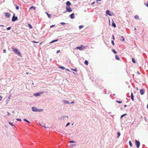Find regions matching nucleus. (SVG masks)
I'll use <instances>...</instances> for the list:
<instances>
[{
    "label": "nucleus",
    "instance_id": "7c9ffc66",
    "mask_svg": "<svg viewBox=\"0 0 148 148\" xmlns=\"http://www.w3.org/2000/svg\"><path fill=\"white\" fill-rule=\"evenodd\" d=\"M28 26H29V28L31 29H32V26L31 25V24H28Z\"/></svg>",
    "mask_w": 148,
    "mask_h": 148
},
{
    "label": "nucleus",
    "instance_id": "a18cd8bd",
    "mask_svg": "<svg viewBox=\"0 0 148 148\" xmlns=\"http://www.w3.org/2000/svg\"><path fill=\"white\" fill-rule=\"evenodd\" d=\"M13 4H14V6H16V4L15 3H14V0H13Z\"/></svg>",
    "mask_w": 148,
    "mask_h": 148
},
{
    "label": "nucleus",
    "instance_id": "f03ea898",
    "mask_svg": "<svg viewBox=\"0 0 148 148\" xmlns=\"http://www.w3.org/2000/svg\"><path fill=\"white\" fill-rule=\"evenodd\" d=\"M86 49V47L83 45H81L80 46L77 47L75 48V49H79L80 51H82Z\"/></svg>",
    "mask_w": 148,
    "mask_h": 148
},
{
    "label": "nucleus",
    "instance_id": "f3484780",
    "mask_svg": "<svg viewBox=\"0 0 148 148\" xmlns=\"http://www.w3.org/2000/svg\"><path fill=\"white\" fill-rule=\"evenodd\" d=\"M58 40V39H56V40H52V41H51V42H50V43L51 44V43H52L54 42H57Z\"/></svg>",
    "mask_w": 148,
    "mask_h": 148
},
{
    "label": "nucleus",
    "instance_id": "c03bdc74",
    "mask_svg": "<svg viewBox=\"0 0 148 148\" xmlns=\"http://www.w3.org/2000/svg\"><path fill=\"white\" fill-rule=\"evenodd\" d=\"M112 38L114 40H115V38H114V36L113 35H112Z\"/></svg>",
    "mask_w": 148,
    "mask_h": 148
},
{
    "label": "nucleus",
    "instance_id": "0eeeda50",
    "mask_svg": "<svg viewBox=\"0 0 148 148\" xmlns=\"http://www.w3.org/2000/svg\"><path fill=\"white\" fill-rule=\"evenodd\" d=\"M43 93V92H40L37 93H35L34 94V95L36 97H37L40 96L41 94Z\"/></svg>",
    "mask_w": 148,
    "mask_h": 148
},
{
    "label": "nucleus",
    "instance_id": "9b49d317",
    "mask_svg": "<svg viewBox=\"0 0 148 148\" xmlns=\"http://www.w3.org/2000/svg\"><path fill=\"white\" fill-rule=\"evenodd\" d=\"M4 14H5V16L7 17L8 18H10V17L11 14L10 13L8 12H5L4 13Z\"/></svg>",
    "mask_w": 148,
    "mask_h": 148
},
{
    "label": "nucleus",
    "instance_id": "09e8293b",
    "mask_svg": "<svg viewBox=\"0 0 148 148\" xmlns=\"http://www.w3.org/2000/svg\"><path fill=\"white\" fill-rule=\"evenodd\" d=\"M55 26V25H51V26H50V27H51V28L52 27H54Z\"/></svg>",
    "mask_w": 148,
    "mask_h": 148
},
{
    "label": "nucleus",
    "instance_id": "a211bd4d",
    "mask_svg": "<svg viewBox=\"0 0 148 148\" xmlns=\"http://www.w3.org/2000/svg\"><path fill=\"white\" fill-rule=\"evenodd\" d=\"M112 26L114 27H115L116 26V24L113 21L112 23Z\"/></svg>",
    "mask_w": 148,
    "mask_h": 148
},
{
    "label": "nucleus",
    "instance_id": "bb28decb",
    "mask_svg": "<svg viewBox=\"0 0 148 148\" xmlns=\"http://www.w3.org/2000/svg\"><path fill=\"white\" fill-rule=\"evenodd\" d=\"M84 63L86 65H88V61L87 60H85L84 61Z\"/></svg>",
    "mask_w": 148,
    "mask_h": 148
},
{
    "label": "nucleus",
    "instance_id": "2eb2a0df",
    "mask_svg": "<svg viewBox=\"0 0 148 148\" xmlns=\"http://www.w3.org/2000/svg\"><path fill=\"white\" fill-rule=\"evenodd\" d=\"M120 40L123 41H125V39L124 38V37L123 36H120Z\"/></svg>",
    "mask_w": 148,
    "mask_h": 148
},
{
    "label": "nucleus",
    "instance_id": "b1692460",
    "mask_svg": "<svg viewBox=\"0 0 148 148\" xmlns=\"http://www.w3.org/2000/svg\"><path fill=\"white\" fill-rule=\"evenodd\" d=\"M23 120L26 122L27 123H30V122L27 120V119H23Z\"/></svg>",
    "mask_w": 148,
    "mask_h": 148
},
{
    "label": "nucleus",
    "instance_id": "5fc2aeb1",
    "mask_svg": "<svg viewBox=\"0 0 148 148\" xmlns=\"http://www.w3.org/2000/svg\"><path fill=\"white\" fill-rule=\"evenodd\" d=\"M60 50H58V51H57L56 53H59V52H60Z\"/></svg>",
    "mask_w": 148,
    "mask_h": 148
},
{
    "label": "nucleus",
    "instance_id": "a19ab883",
    "mask_svg": "<svg viewBox=\"0 0 148 148\" xmlns=\"http://www.w3.org/2000/svg\"><path fill=\"white\" fill-rule=\"evenodd\" d=\"M60 23L62 25H65L66 24V23L64 22H61Z\"/></svg>",
    "mask_w": 148,
    "mask_h": 148
},
{
    "label": "nucleus",
    "instance_id": "f704fd0d",
    "mask_svg": "<svg viewBox=\"0 0 148 148\" xmlns=\"http://www.w3.org/2000/svg\"><path fill=\"white\" fill-rule=\"evenodd\" d=\"M69 143H75V142H74V140H72L70 141L69 142Z\"/></svg>",
    "mask_w": 148,
    "mask_h": 148
},
{
    "label": "nucleus",
    "instance_id": "bf43d9fd",
    "mask_svg": "<svg viewBox=\"0 0 148 148\" xmlns=\"http://www.w3.org/2000/svg\"><path fill=\"white\" fill-rule=\"evenodd\" d=\"M66 70L67 71H70L68 69H66Z\"/></svg>",
    "mask_w": 148,
    "mask_h": 148
},
{
    "label": "nucleus",
    "instance_id": "39448f33",
    "mask_svg": "<svg viewBox=\"0 0 148 148\" xmlns=\"http://www.w3.org/2000/svg\"><path fill=\"white\" fill-rule=\"evenodd\" d=\"M18 19V17L17 16H15V14L14 13L13 14V16H12V21L13 22H14L17 20Z\"/></svg>",
    "mask_w": 148,
    "mask_h": 148
},
{
    "label": "nucleus",
    "instance_id": "ddd939ff",
    "mask_svg": "<svg viewBox=\"0 0 148 148\" xmlns=\"http://www.w3.org/2000/svg\"><path fill=\"white\" fill-rule=\"evenodd\" d=\"M71 4V2L68 1H67L66 3V7H70V5Z\"/></svg>",
    "mask_w": 148,
    "mask_h": 148
},
{
    "label": "nucleus",
    "instance_id": "20e7f679",
    "mask_svg": "<svg viewBox=\"0 0 148 148\" xmlns=\"http://www.w3.org/2000/svg\"><path fill=\"white\" fill-rule=\"evenodd\" d=\"M106 14L110 16H112L114 15V14L113 12H111L110 10H107L106 11Z\"/></svg>",
    "mask_w": 148,
    "mask_h": 148
},
{
    "label": "nucleus",
    "instance_id": "13d9d810",
    "mask_svg": "<svg viewBox=\"0 0 148 148\" xmlns=\"http://www.w3.org/2000/svg\"><path fill=\"white\" fill-rule=\"evenodd\" d=\"M101 0H96V1L97 3H98V1H101Z\"/></svg>",
    "mask_w": 148,
    "mask_h": 148
},
{
    "label": "nucleus",
    "instance_id": "412c9836",
    "mask_svg": "<svg viewBox=\"0 0 148 148\" xmlns=\"http://www.w3.org/2000/svg\"><path fill=\"white\" fill-rule=\"evenodd\" d=\"M115 58H116V59L117 60H119L120 59L119 58L118 56L117 55H116L115 56Z\"/></svg>",
    "mask_w": 148,
    "mask_h": 148
},
{
    "label": "nucleus",
    "instance_id": "4c0bfd02",
    "mask_svg": "<svg viewBox=\"0 0 148 148\" xmlns=\"http://www.w3.org/2000/svg\"><path fill=\"white\" fill-rule=\"evenodd\" d=\"M32 42L33 43H38V42H37L35 41H32Z\"/></svg>",
    "mask_w": 148,
    "mask_h": 148
},
{
    "label": "nucleus",
    "instance_id": "f8f14e48",
    "mask_svg": "<svg viewBox=\"0 0 148 148\" xmlns=\"http://www.w3.org/2000/svg\"><path fill=\"white\" fill-rule=\"evenodd\" d=\"M70 17L71 19H74L75 18V14L74 13H73L71 14L70 15Z\"/></svg>",
    "mask_w": 148,
    "mask_h": 148
},
{
    "label": "nucleus",
    "instance_id": "1a4fd4ad",
    "mask_svg": "<svg viewBox=\"0 0 148 148\" xmlns=\"http://www.w3.org/2000/svg\"><path fill=\"white\" fill-rule=\"evenodd\" d=\"M66 117L68 118L69 117L68 116H62L61 117L59 118V119L60 120H63L64 119H65Z\"/></svg>",
    "mask_w": 148,
    "mask_h": 148
},
{
    "label": "nucleus",
    "instance_id": "37998d69",
    "mask_svg": "<svg viewBox=\"0 0 148 148\" xmlns=\"http://www.w3.org/2000/svg\"><path fill=\"white\" fill-rule=\"evenodd\" d=\"M70 123H69V122L68 123H67V124H66V127H67V126H68L69 125H70Z\"/></svg>",
    "mask_w": 148,
    "mask_h": 148
},
{
    "label": "nucleus",
    "instance_id": "cd10ccee",
    "mask_svg": "<svg viewBox=\"0 0 148 148\" xmlns=\"http://www.w3.org/2000/svg\"><path fill=\"white\" fill-rule=\"evenodd\" d=\"M126 115H127V114L126 113L122 115L121 116V118L122 119L123 117Z\"/></svg>",
    "mask_w": 148,
    "mask_h": 148
},
{
    "label": "nucleus",
    "instance_id": "5701e85b",
    "mask_svg": "<svg viewBox=\"0 0 148 148\" xmlns=\"http://www.w3.org/2000/svg\"><path fill=\"white\" fill-rule=\"evenodd\" d=\"M117 138H118L121 135V133L119 132H118L117 133Z\"/></svg>",
    "mask_w": 148,
    "mask_h": 148
},
{
    "label": "nucleus",
    "instance_id": "79ce46f5",
    "mask_svg": "<svg viewBox=\"0 0 148 148\" xmlns=\"http://www.w3.org/2000/svg\"><path fill=\"white\" fill-rule=\"evenodd\" d=\"M16 119L17 121H21V119L17 118V119Z\"/></svg>",
    "mask_w": 148,
    "mask_h": 148
},
{
    "label": "nucleus",
    "instance_id": "f257e3e1",
    "mask_svg": "<svg viewBox=\"0 0 148 148\" xmlns=\"http://www.w3.org/2000/svg\"><path fill=\"white\" fill-rule=\"evenodd\" d=\"M12 50L16 54L20 56H21V52L19 51L17 49L12 48Z\"/></svg>",
    "mask_w": 148,
    "mask_h": 148
},
{
    "label": "nucleus",
    "instance_id": "dca6fc26",
    "mask_svg": "<svg viewBox=\"0 0 148 148\" xmlns=\"http://www.w3.org/2000/svg\"><path fill=\"white\" fill-rule=\"evenodd\" d=\"M131 97L132 100L133 101L134 100V96L133 95V93H131Z\"/></svg>",
    "mask_w": 148,
    "mask_h": 148
},
{
    "label": "nucleus",
    "instance_id": "e2e57ef3",
    "mask_svg": "<svg viewBox=\"0 0 148 148\" xmlns=\"http://www.w3.org/2000/svg\"><path fill=\"white\" fill-rule=\"evenodd\" d=\"M52 60V59H50V61H51Z\"/></svg>",
    "mask_w": 148,
    "mask_h": 148
},
{
    "label": "nucleus",
    "instance_id": "7ed1b4c3",
    "mask_svg": "<svg viewBox=\"0 0 148 148\" xmlns=\"http://www.w3.org/2000/svg\"><path fill=\"white\" fill-rule=\"evenodd\" d=\"M66 10L64 12V13H65L66 12H70L72 11V10L70 7H66Z\"/></svg>",
    "mask_w": 148,
    "mask_h": 148
},
{
    "label": "nucleus",
    "instance_id": "a878e982",
    "mask_svg": "<svg viewBox=\"0 0 148 148\" xmlns=\"http://www.w3.org/2000/svg\"><path fill=\"white\" fill-rule=\"evenodd\" d=\"M112 52L114 53V54H116L117 53V52H116V51L114 49H112Z\"/></svg>",
    "mask_w": 148,
    "mask_h": 148
},
{
    "label": "nucleus",
    "instance_id": "603ef678",
    "mask_svg": "<svg viewBox=\"0 0 148 148\" xmlns=\"http://www.w3.org/2000/svg\"><path fill=\"white\" fill-rule=\"evenodd\" d=\"M7 113H8V115H10V113L9 112H8Z\"/></svg>",
    "mask_w": 148,
    "mask_h": 148
},
{
    "label": "nucleus",
    "instance_id": "e433bc0d",
    "mask_svg": "<svg viewBox=\"0 0 148 148\" xmlns=\"http://www.w3.org/2000/svg\"><path fill=\"white\" fill-rule=\"evenodd\" d=\"M111 43L112 45H114V43L113 40H112Z\"/></svg>",
    "mask_w": 148,
    "mask_h": 148
},
{
    "label": "nucleus",
    "instance_id": "72a5a7b5",
    "mask_svg": "<svg viewBox=\"0 0 148 148\" xmlns=\"http://www.w3.org/2000/svg\"><path fill=\"white\" fill-rule=\"evenodd\" d=\"M16 6V9L17 10H18L19 9V7L17 5H16V6Z\"/></svg>",
    "mask_w": 148,
    "mask_h": 148
},
{
    "label": "nucleus",
    "instance_id": "4468645a",
    "mask_svg": "<svg viewBox=\"0 0 148 148\" xmlns=\"http://www.w3.org/2000/svg\"><path fill=\"white\" fill-rule=\"evenodd\" d=\"M140 93L141 95H143L145 93V90L143 89H141L140 90Z\"/></svg>",
    "mask_w": 148,
    "mask_h": 148
},
{
    "label": "nucleus",
    "instance_id": "393cba45",
    "mask_svg": "<svg viewBox=\"0 0 148 148\" xmlns=\"http://www.w3.org/2000/svg\"><path fill=\"white\" fill-rule=\"evenodd\" d=\"M45 13L47 14V15L48 16V18H50V17H51V15L50 14H48V13H47L46 12H45Z\"/></svg>",
    "mask_w": 148,
    "mask_h": 148
},
{
    "label": "nucleus",
    "instance_id": "473e14b6",
    "mask_svg": "<svg viewBox=\"0 0 148 148\" xmlns=\"http://www.w3.org/2000/svg\"><path fill=\"white\" fill-rule=\"evenodd\" d=\"M59 67L61 69H65V68L64 67L62 66H59Z\"/></svg>",
    "mask_w": 148,
    "mask_h": 148
},
{
    "label": "nucleus",
    "instance_id": "ea45409f",
    "mask_svg": "<svg viewBox=\"0 0 148 148\" xmlns=\"http://www.w3.org/2000/svg\"><path fill=\"white\" fill-rule=\"evenodd\" d=\"M11 29V27H8L7 28V30H10V29Z\"/></svg>",
    "mask_w": 148,
    "mask_h": 148
},
{
    "label": "nucleus",
    "instance_id": "6e6d98bb",
    "mask_svg": "<svg viewBox=\"0 0 148 148\" xmlns=\"http://www.w3.org/2000/svg\"><path fill=\"white\" fill-rule=\"evenodd\" d=\"M74 101H72L71 103H70V104H72L73 103H74Z\"/></svg>",
    "mask_w": 148,
    "mask_h": 148
},
{
    "label": "nucleus",
    "instance_id": "aec40b11",
    "mask_svg": "<svg viewBox=\"0 0 148 148\" xmlns=\"http://www.w3.org/2000/svg\"><path fill=\"white\" fill-rule=\"evenodd\" d=\"M43 111V110L42 109H38L37 112H42Z\"/></svg>",
    "mask_w": 148,
    "mask_h": 148
},
{
    "label": "nucleus",
    "instance_id": "de8ad7c7",
    "mask_svg": "<svg viewBox=\"0 0 148 148\" xmlns=\"http://www.w3.org/2000/svg\"><path fill=\"white\" fill-rule=\"evenodd\" d=\"M42 126L44 127L45 128H48L49 127H46L45 125Z\"/></svg>",
    "mask_w": 148,
    "mask_h": 148
},
{
    "label": "nucleus",
    "instance_id": "49530a36",
    "mask_svg": "<svg viewBox=\"0 0 148 148\" xmlns=\"http://www.w3.org/2000/svg\"><path fill=\"white\" fill-rule=\"evenodd\" d=\"M2 98L3 97H2V96L0 95V101H1V100Z\"/></svg>",
    "mask_w": 148,
    "mask_h": 148
},
{
    "label": "nucleus",
    "instance_id": "c756f323",
    "mask_svg": "<svg viewBox=\"0 0 148 148\" xmlns=\"http://www.w3.org/2000/svg\"><path fill=\"white\" fill-rule=\"evenodd\" d=\"M132 61L133 63H136L135 60L133 58L132 59Z\"/></svg>",
    "mask_w": 148,
    "mask_h": 148
},
{
    "label": "nucleus",
    "instance_id": "c85d7f7f",
    "mask_svg": "<svg viewBox=\"0 0 148 148\" xmlns=\"http://www.w3.org/2000/svg\"><path fill=\"white\" fill-rule=\"evenodd\" d=\"M84 27V26L82 25H81L79 26V29H80L83 28Z\"/></svg>",
    "mask_w": 148,
    "mask_h": 148
},
{
    "label": "nucleus",
    "instance_id": "864d4df0",
    "mask_svg": "<svg viewBox=\"0 0 148 148\" xmlns=\"http://www.w3.org/2000/svg\"><path fill=\"white\" fill-rule=\"evenodd\" d=\"M137 73L138 74V75L140 74V73H139V72L138 71Z\"/></svg>",
    "mask_w": 148,
    "mask_h": 148
},
{
    "label": "nucleus",
    "instance_id": "0e129e2a",
    "mask_svg": "<svg viewBox=\"0 0 148 148\" xmlns=\"http://www.w3.org/2000/svg\"><path fill=\"white\" fill-rule=\"evenodd\" d=\"M147 108L148 109V104L147 105Z\"/></svg>",
    "mask_w": 148,
    "mask_h": 148
},
{
    "label": "nucleus",
    "instance_id": "58836bf2",
    "mask_svg": "<svg viewBox=\"0 0 148 148\" xmlns=\"http://www.w3.org/2000/svg\"><path fill=\"white\" fill-rule=\"evenodd\" d=\"M9 124L10 125H12V126H14V125H13V123H12L11 122H9Z\"/></svg>",
    "mask_w": 148,
    "mask_h": 148
},
{
    "label": "nucleus",
    "instance_id": "3c124183",
    "mask_svg": "<svg viewBox=\"0 0 148 148\" xmlns=\"http://www.w3.org/2000/svg\"><path fill=\"white\" fill-rule=\"evenodd\" d=\"M145 5L147 7H148V1L147 2V3L146 4H145Z\"/></svg>",
    "mask_w": 148,
    "mask_h": 148
},
{
    "label": "nucleus",
    "instance_id": "6e6552de",
    "mask_svg": "<svg viewBox=\"0 0 148 148\" xmlns=\"http://www.w3.org/2000/svg\"><path fill=\"white\" fill-rule=\"evenodd\" d=\"M32 110L34 112H37L38 108L35 107H32Z\"/></svg>",
    "mask_w": 148,
    "mask_h": 148
},
{
    "label": "nucleus",
    "instance_id": "338daca9",
    "mask_svg": "<svg viewBox=\"0 0 148 148\" xmlns=\"http://www.w3.org/2000/svg\"><path fill=\"white\" fill-rule=\"evenodd\" d=\"M134 29L135 30H136V28H134Z\"/></svg>",
    "mask_w": 148,
    "mask_h": 148
},
{
    "label": "nucleus",
    "instance_id": "9d476101",
    "mask_svg": "<svg viewBox=\"0 0 148 148\" xmlns=\"http://www.w3.org/2000/svg\"><path fill=\"white\" fill-rule=\"evenodd\" d=\"M63 103L64 104H69V102L67 100H62Z\"/></svg>",
    "mask_w": 148,
    "mask_h": 148
},
{
    "label": "nucleus",
    "instance_id": "6ab92c4d",
    "mask_svg": "<svg viewBox=\"0 0 148 148\" xmlns=\"http://www.w3.org/2000/svg\"><path fill=\"white\" fill-rule=\"evenodd\" d=\"M134 18L136 20H139V17L137 15H136L134 16Z\"/></svg>",
    "mask_w": 148,
    "mask_h": 148
},
{
    "label": "nucleus",
    "instance_id": "4d7b16f0",
    "mask_svg": "<svg viewBox=\"0 0 148 148\" xmlns=\"http://www.w3.org/2000/svg\"><path fill=\"white\" fill-rule=\"evenodd\" d=\"M6 50L5 49L3 50V53H5L6 51Z\"/></svg>",
    "mask_w": 148,
    "mask_h": 148
},
{
    "label": "nucleus",
    "instance_id": "8fccbe9b",
    "mask_svg": "<svg viewBox=\"0 0 148 148\" xmlns=\"http://www.w3.org/2000/svg\"><path fill=\"white\" fill-rule=\"evenodd\" d=\"M72 70L75 71H77V69H72Z\"/></svg>",
    "mask_w": 148,
    "mask_h": 148
},
{
    "label": "nucleus",
    "instance_id": "4be33fe9",
    "mask_svg": "<svg viewBox=\"0 0 148 148\" xmlns=\"http://www.w3.org/2000/svg\"><path fill=\"white\" fill-rule=\"evenodd\" d=\"M32 9H33L34 10H35L36 9V8L34 6H32L29 8V10H30Z\"/></svg>",
    "mask_w": 148,
    "mask_h": 148
},
{
    "label": "nucleus",
    "instance_id": "c9c22d12",
    "mask_svg": "<svg viewBox=\"0 0 148 148\" xmlns=\"http://www.w3.org/2000/svg\"><path fill=\"white\" fill-rule=\"evenodd\" d=\"M116 102H117V103H121L122 102V101H116Z\"/></svg>",
    "mask_w": 148,
    "mask_h": 148
},
{
    "label": "nucleus",
    "instance_id": "774afa93",
    "mask_svg": "<svg viewBox=\"0 0 148 148\" xmlns=\"http://www.w3.org/2000/svg\"><path fill=\"white\" fill-rule=\"evenodd\" d=\"M39 124L40 125L42 126V124H40V123H39Z\"/></svg>",
    "mask_w": 148,
    "mask_h": 148
},
{
    "label": "nucleus",
    "instance_id": "680f3d73",
    "mask_svg": "<svg viewBox=\"0 0 148 148\" xmlns=\"http://www.w3.org/2000/svg\"><path fill=\"white\" fill-rule=\"evenodd\" d=\"M127 106L126 105H125L124 106V107H126Z\"/></svg>",
    "mask_w": 148,
    "mask_h": 148
},
{
    "label": "nucleus",
    "instance_id": "2f4dec72",
    "mask_svg": "<svg viewBox=\"0 0 148 148\" xmlns=\"http://www.w3.org/2000/svg\"><path fill=\"white\" fill-rule=\"evenodd\" d=\"M129 143L131 147H132V143H131V141H129Z\"/></svg>",
    "mask_w": 148,
    "mask_h": 148
},
{
    "label": "nucleus",
    "instance_id": "69168bd1",
    "mask_svg": "<svg viewBox=\"0 0 148 148\" xmlns=\"http://www.w3.org/2000/svg\"><path fill=\"white\" fill-rule=\"evenodd\" d=\"M26 74L27 75L28 74V73H27V72H26Z\"/></svg>",
    "mask_w": 148,
    "mask_h": 148
},
{
    "label": "nucleus",
    "instance_id": "052dcab7",
    "mask_svg": "<svg viewBox=\"0 0 148 148\" xmlns=\"http://www.w3.org/2000/svg\"><path fill=\"white\" fill-rule=\"evenodd\" d=\"M95 3V2H93L92 3H91V5H93V4Z\"/></svg>",
    "mask_w": 148,
    "mask_h": 148
},
{
    "label": "nucleus",
    "instance_id": "423d86ee",
    "mask_svg": "<svg viewBox=\"0 0 148 148\" xmlns=\"http://www.w3.org/2000/svg\"><path fill=\"white\" fill-rule=\"evenodd\" d=\"M135 145L137 148H138L140 146V143L139 141L138 140H135Z\"/></svg>",
    "mask_w": 148,
    "mask_h": 148
}]
</instances>
